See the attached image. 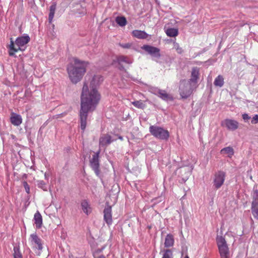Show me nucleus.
Returning <instances> with one entry per match:
<instances>
[{
    "instance_id": "nucleus-17",
    "label": "nucleus",
    "mask_w": 258,
    "mask_h": 258,
    "mask_svg": "<svg viewBox=\"0 0 258 258\" xmlns=\"http://www.w3.org/2000/svg\"><path fill=\"white\" fill-rule=\"evenodd\" d=\"M30 237L31 238V242L37 245V248L38 249L42 250L43 246L41 239L36 234H31Z\"/></svg>"
},
{
    "instance_id": "nucleus-38",
    "label": "nucleus",
    "mask_w": 258,
    "mask_h": 258,
    "mask_svg": "<svg viewBox=\"0 0 258 258\" xmlns=\"http://www.w3.org/2000/svg\"><path fill=\"white\" fill-rule=\"evenodd\" d=\"M185 258H189V256H188V255H186V256H185Z\"/></svg>"
},
{
    "instance_id": "nucleus-31",
    "label": "nucleus",
    "mask_w": 258,
    "mask_h": 258,
    "mask_svg": "<svg viewBox=\"0 0 258 258\" xmlns=\"http://www.w3.org/2000/svg\"><path fill=\"white\" fill-rule=\"evenodd\" d=\"M173 48L175 49L177 52L179 54H181L183 52L182 48L180 47L178 43H176V42H173Z\"/></svg>"
},
{
    "instance_id": "nucleus-35",
    "label": "nucleus",
    "mask_w": 258,
    "mask_h": 258,
    "mask_svg": "<svg viewBox=\"0 0 258 258\" xmlns=\"http://www.w3.org/2000/svg\"><path fill=\"white\" fill-rule=\"evenodd\" d=\"M251 122V123H252V124H255V123H258V115L257 114L255 115L252 117Z\"/></svg>"
},
{
    "instance_id": "nucleus-33",
    "label": "nucleus",
    "mask_w": 258,
    "mask_h": 258,
    "mask_svg": "<svg viewBox=\"0 0 258 258\" xmlns=\"http://www.w3.org/2000/svg\"><path fill=\"white\" fill-rule=\"evenodd\" d=\"M23 185L25 187L26 192L27 194H29L30 192V187H29V186L28 184L27 183V182L26 181H24L23 182Z\"/></svg>"
},
{
    "instance_id": "nucleus-9",
    "label": "nucleus",
    "mask_w": 258,
    "mask_h": 258,
    "mask_svg": "<svg viewBox=\"0 0 258 258\" xmlns=\"http://www.w3.org/2000/svg\"><path fill=\"white\" fill-rule=\"evenodd\" d=\"M141 48L153 57L159 58L161 56L160 50L157 47L149 45H144Z\"/></svg>"
},
{
    "instance_id": "nucleus-27",
    "label": "nucleus",
    "mask_w": 258,
    "mask_h": 258,
    "mask_svg": "<svg viewBox=\"0 0 258 258\" xmlns=\"http://www.w3.org/2000/svg\"><path fill=\"white\" fill-rule=\"evenodd\" d=\"M117 60L119 64H121L122 62H125L126 63H131V61L128 59V58L126 56L123 55H120L117 57Z\"/></svg>"
},
{
    "instance_id": "nucleus-30",
    "label": "nucleus",
    "mask_w": 258,
    "mask_h": 258,
    "mask_svg": "<svg viewBox=\"0 0 258 258\" xmlns=\"http://www.w3.org/2000/svg\"><path fill=\"white\" fill-rule=\"evenodd\" d=\"M13 255L14 258H22V255L19 248L17 247H14Z\"/></svg>"
},
{
    "instance_id": "nucleus-6",
    "label": "nucleus",
    "mask_w": 258,
    "mask_h": 258,
    "mask_svg": "<svg viewBox=\"0 0 258 258\" xmlns=\"http://www.w3.org/2000/svg\"><path fill=\"white\" fill-rule=\"evenodd\" d=\"M196 89L197 88H194L192 85L186 81L182 80L179 85V94L182 98L186 99L189 97Z\"/></svg>"
},
{
    "instance_id": "nucleus-14",
    "label": "nucleus",
    "mask_w": 258,
    "mask_h": 258,
    "mask_svg": "<svg viewBox=\"0 0 258 258\" xmlns=\"http://www.w3.org/2000/svg\"><path fill=\"white\" fill-rule=\"evenodd\" d=\"M22 118L19 114L12 112L10 117V121L15 126H19L22 122Z\"/></svg>"
},
{
    "instance_id": "nucleus-26",
    "label": "nucleus",
    "mask_w": 258,
    "mask_h": 258,
    "mask_svg": "<svg viewBox=\"0 0 258 258\" xmlns=\"http://www.w3.org/2000/svg\"><path fill=\"white\" fill-rule=\"evenodd\" d=\"M165 32L168 36L173 37H176L178 34V29L175 28H168L166 30Z\"/></svg>"
},
{
    "instance_id": "nucleus-10",
    "label": "nucleus",
    "mask_w": 258,
    "mask_h": 258,
    "mask_svg": "<svg viewBox=\"0 0 258 258\" xmlns=\"http://www.w3.org/2000/svg\"><path fill=\"white\" fill-rule=\"evenodd\" d=\"M199 77V69L198 68H194L191 71L190 78L187 82L192 85L194 88H197Z\"/></svg>"
},
{
    "instance_id": "nucleus-28",
    "label": "nucleus",
    "mask_w": 258,
    "mask_h": 258,
    "mask_svg": "<svg viewBox=\"0 0 258 258\" xmlns=\"http://www.w3.org/2000/svg\"><path fill=\"white\" fill-rule=\"evenodd\" d=\"M163 256L162 258H173V253L171 249H166L163 251Z\"/></svg>"
},
{
    "instance_id": "nucleus-23",
    "label": "nucleus",
    "mask_w": 258,
    "mask_h": 258,
    "mask_svg": "<svg viewBox=\"0 0 258 258\" xmlns=\"http://www.w3.org/2000/svg\"><path fill=\"white\" fill-rule=\"evenodd\" d=\"M56 8V5L55 3L52 4L50 7L49 14V17H48L49 23H51L52 21V20L54 17V13L55 12Z\"/></svg>"
},
{
    "instance_id": "nucleus-37",
    "label": "nucleus",
    "mask_w": 258,
    "mask_h": 258,
    "mask_svg": "<svg viewBox=\"0 0 258 258\" xmlns=\"http://www.w3.org/2000/svg\"><path fill=\"white\" fill-rule=\"evenodd\" d=\"M119 69H120V70H124V67H122V66H120V67L119 68Z\"/></svg>"
},
{
    "instance_id": "nucleus-29",
    "label": "nucleus",
    "mask_w": 258,
    "mask_h": 258,
    "mask_svg": "<svg viewBox=\"0 0 258 258\" xmlns=\"http://www.w3.org/2000/svg\"><path fill=\"white\" fill-rule=\"evenodd\" d=\"M132 104H133L136 107L140 109H143L145 106V104L142 100L133 101L132 102Z\"/></svg>"
},
{
    "instance_id": "nucleus-21",
    "label": "nucleus",
    "mask_w": 258,
    "mask_h": 258,
    "mask_svg": "<svg viewBox=\"0 0 258 258\" xmlns=\"http://www.w3.org/2000/svg\"><path fill=\"white\" fill-rule=\"evenodd\" d=\"M81 207L83 212L87 215L91 212V208L86 200H84L81 203Z\"/></svg>"
},
{
    "instance_id": "nucleus-36",
    "label": "nucleus",
    "mask_w": 258,
    "mask_h": 258,
    "mask_svg": "<svg viewBox=\"0 0 258 258\" xmlns=\"http://www.w3.org/2000/svg\"><path fill=\"white\" fill-rule=\"evenodd\" d=\"M242 118L246 121L250 119V117L248 116V115L246 113H244L242 114Z\"/></svg>"
},
{
    "instance_id": "nucleus-32",
    "label": "nucleus",
    "mask_w": 258,
    "mask_h": 258,
    "mask_svg": "<svg viewBox=\"0 0 258 258\" xmlns=\"http://www.w3.org/2000/svg\"><path fill=\"white\" fill-rule=\"evenodd\" d=\"M104 248V247H103L101 248H98V249L95 250L93 252V254L94 257L97 258L98 256H99L100 255H99V254L102 252V251L103 250V249Z\"/></svg>"
},
{
    "instance_id": "nucleus-39",
    "label": "nucleus",
    "mask_w": 258,
    "mask_h": 258,
    "mask_svg": "<svg viewBox=\"0 0 258 258\" xmlns=\"http://www.w3.org/2000/svg\"><path fill=\"white\" fill-rule=\"evenodd\" d=\"M119 139L122 140V137H119Z\"/></svg>"
},
{
    "instance_id": "nucleus-18",
    "label": "nucleus",
    "mask_w": 258,
    "mask_h": 258,
    "mask_svg": "<svg viewBox=\"0 0 258 258\" xmlns=\"http://www.w3.org/2000/svg\"><path fill=\"white\" fill-rule=\"evenodd\" d=\"M34 221L36 228L40 229L42 225V217L39 211L34 214Z\"/></svg>"
},
{
    "instance_id": "nucleus-12",
    "label": "nucleus",
    "mask_w": 258,
    "mask_h": 258,
    "mask_svg": "<svg viewBox=\"0 0 258 258\" xmlns=\"http://www.w3.org/2000/svg\"><path fill=\"white\" fill-rule=\"evenodd\" d=\"M238 122L233 119H226L222 122L221 125L225 126L228 130L234 131L238 128Z\"/></svg>"
},
{
    "instance_id": "nucleus-13",
    "label": "nucleus",
    "mask_w": 258,
    "mask_h": 258,
    "mask_svg": "<svg viewBox=\"0 0 258 258\" xmlns=\"http://www.w3.org/2000/svg\"><path fill=\"white\" fill-rule=\"evenodd\" d=\"M111 212L112 209L110 206L105 207L103 211L104 220L108 225H111L112 223Z\"/></svg>"
},
{
    "instance_id": "nucleus-22",
    "label": "nucleus",
    "mask_w": 258,
    "mask_h": 258,
    "mask_svg": "<svg viewBox=\"0 0 258 258\" xmlns=\"http://www.w3.org/2000/svg\"><path fill=\"white\" fill-rule=\"evenodd\" d=\"M159 96L165 100H173V97L166 93L165 91L160 90L158 92Z\"/></svg>"
},
{
    "instance_id": "nucleus-8",
    "label": "nucleus",
    "mask_w": 258,
    "mask_h": 258,
    "mask_svg": "<svg viewBox=\"0 0 258 258\" xmlns=\"http://www.w3.org/2000/svg\"><path fill=\"white\" fill-rule=\"evenodd\" d=\"M251 213L254 218L258 220V191L254 190L252 194Z\"/></svg>"
},
{
    "instance_id": "nucleus-3",
    "label": "nucleus",
    "mask_w": 258,
    "mask_h": 258,
    "mask_svg": "<svg viewBox=\"0 0 258 258\" xmlns=\"http://www.w3.org/2000/svg\"><path fill=\"white\" fill-rule=\"evenodd\" d=\"M30 38L28 35L18 37L14 43L13 38H11L10 44L8 46L9 54L10 56H14L15 53L18 51H23L22 48L26 44L30 41Z\"/></svg>"
},
{
    "instance_id": "nucleus-5",
    "label": "nucleus",
    "mask_w": 258,
    "mask_h": 258,
    "mask_svg": "<svg viewBox=\"0 0 258 258\" xmlns=\"http://www.w3.org/2000/svg\"><path fill=\"white\" fill-rule=\"evenodd\" d=\"M149 131L152 135L160 140H167L169 137V133L167 130L157 125L150 126Z\"/></svg>"
},
{
    "instance_id": "nucleus-1",
    "label": "nucleus",
    "mask_w": 258,
    "mask_h": 258,
    "mask_svg": "<svg viewBox=\"0 0 258 258\" xmlns=\"http://www.w3.org/2000/svg\"><path fill=\"white\" fill-rule=\"evenodd\" d=\"M103 77L100 75H95L92 78L90 89L86 83H84L81 97V109L80 110V120L81 128L83 131L86 128L88 112L93 110L100 99V95L96 87L102 82Z\"/></svg>"
},
{
    "instance_id": "nucleus-4",
    "label": "nucleus",
    "mask_w": 258,
    "mask_h": 258,
    "mask_svg": "<svg viewBox=\"0 0 258 258\" xmlns=\"http://www.w3.org/2000/svg\"><path fill=\"white\" fill-rule=\"evenodd\" d=\"M216 240L221 258H229V249L225 238L217 235Z\"/></svg>"
},
{
    "instance_id": "nucleus-34",
    "label": "nucleus",
    "mask_w": 258,
    "mask_h": 258,
    "mask_svg": "<svg viewBox=\"0 0 258 258\" xmlns=\"http://www.w3.org/2000/svg\"><path fill=\"white\" fill-rule=\"evenodd\" d=\"M131 44L129 43L121 44L119 43V46L123 48H130L131 47Z\"/></svg>"
},
{
    "instance_id": "nucleus-16",
    "label": "nucleus",
    "mask_w": 258,
    "mask_h": 258,
    "mask_svg": "<svg viewBox=\"0 0 258 258\" xmlns=\"http://www.w3.org/2000/svg\"><path fill=\"white\" fill-rule=\"evenodd\" d=\"M112 142L111 137L108 134L102 135L99 139V145L100 146H106L110 144Z\"/></svg>"
},
{
    "instance_id": "nucleus-11",
    "label": "nucleus",
    "mask_w": 258,
    "mask_h": 258,
    "mask_svg": "<svg viewBox=\"0 0 258 258\" xmlns=\"http://www.w3.org/2000/svg\"><path fill=\"white\" fill-rule=\"evenodd\" d=\"M100 151L93 155L92 158L90 161L91 166L95 171L96 175L99 174V155Z\"/></svg>"
},
{
    "instance_id": "nucleus-15",
    "label": "nucleus",
    "mask_w": 258,
    "mask_h": 258,
    "mask_svg": "<svg viewBox=\"0 0 258 258\" xmlns=\"http://www.w3.org/2000/svg\"><path fill=\"white\" fill-rule=\"evenodd\" d=\"M132 35L133 37L140 39H145L149 36V35L145 31L139 30H133Z\"/></svg>"
},
{
    "instance_id": "nucleus-19",
    "label": "nucleus",
    "mask_w": 258,
    "mask_h": 258,
    "mask_svg": "<svg viewBox=\"0 0 258 258\" xmlns=\"http://www.w3.org/2000/svg\"><path fill=\"white\" fill-rule=\"evenodd\" d=\"M174 243V239L173 236L172 234H168L166 235L165 242L164 245L166 247H170L173 246Z\"/></svg>"
},
{
    "instance_id": "nucleus-2",
    "label": "nucleus",
    "mask_w": 258,
    "mask_h": 258,
    "mask_svg": "<svg viewBox=\"0 0 258 258\" xmlns=\"http://www.w3.org/2000/svg\"><path fill=\"white\" fill-rule=\"evenodd\" d=\"M89 64L88 61H83L76 57L73 58V62L67 67L69 77L73 83L76 84L82 79Z\"/></svg>"
},
{
    "instance_id": "nucleus-25",
    "label": "nucleus",
    "mask_w": 258,
    "mask_h": 258,
    "mask_svg": "<svg viewBox=\"0 0 258 258\" xmlns=\"http://www.w3.org/2000/svg\"><path fill=\"white\" fill-rule=\"evenodd\" d=\"M115 21L117 24L121 26H125L127 24V21L126 18L123 16H118L115 19Z\"/></svg>"
},
{
    "instance_id": "nucleus-24",
    "label": "nucleus",
    "mask_w": 258,
    "mask_h": 258,
    "mask_svg": "<svg viewBox=\"0 0 258 258\" xmlns=\"http://www.w3.org/2000/svg\"><path fill=\"white\" fill-rule=\"evenodd\" d=\"M224 78L221 75L217 76L214 82V84L215 86L221 87L224 85Z\"/></svg>"
},
{
    "instance_id": "nucleus-20",
    "label": "nucleus",
    "mask_w": 258,
    "mask_h": 258,
    "mask_svg": "<svg viewBox=\"0 0 258 258\" xmlns=\"http://www.w3.org/2000/svg\"><path fill=\"white\" fill-rule=\"evenodd\" d=\"M220 153L223 154L227 155L228 157L231 158L234 155V151L231 147H227L223 148L220 151Z\"/></svg>"
},
{
    "instance_id": "nucleus-7",
    "label": "nucleus",
    "mask_w": 258,
    "mask_h": 258,
    "mask_svg": "<svg viewBox=\"0 0 258 258\" xmlns=\"http://www.w3.org/2000/svg\"><path fill=\"white\" fill-rule=\"evenodd\" d=\"M226 173L221 170L216 172L214 176L213 185L216 189L220 188L224 184L225 180Z\"/></svg>"
}]
</instances>
